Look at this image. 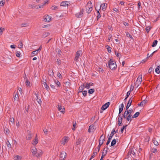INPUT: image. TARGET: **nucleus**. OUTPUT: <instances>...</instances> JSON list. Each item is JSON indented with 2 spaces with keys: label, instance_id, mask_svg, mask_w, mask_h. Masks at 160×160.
<instances>
[{
  "label": "nucleus",
  "instance_id": "obj_25",
  "mask_svg": "<svg viewBox=\"0 0 160 160\" xmlns=\"http://www.w3.org/2000/svg\"><path fill=\"white\" fill-rule=\"evenodd\" d=\"M132 115L131 114L129 113L128 116L127 117V120L128 121H131L132 118Z\"/></svg>",
  "mask_w": 160,
  "mask_h": 160
},
{
  "label": "nucleus",
  "instance_id": "obj_29",
  "mask_svg": "<svg viewBox=\"0 0 160 160\" xmlns=\"http://www.w3.org/2000/svg\"><path fill=\"white\" fill-rule=\"evenodd\" d=\"M129 112H128V111H127L126 110L125 111V112L124 114L123 115V117L124 118H125L128 116V115L129 114Z\"/></svg>",
  "mask_w": 160,
  "mask_h": 160
},
{
  "label": "nucleus",
  "instance_id": "obj_54",
  "mask_svg": "<svg viewBox=\"0 0 160 160\" xmlns=\"http://www.w3.org/2000/svg\"><path fill=\"white\" fill-rule=\"evenodd\" d=\"M5 4V2L4 1L2 0L0 1V5L1 6H3Z\"/></svg>",
  "mask_w": 160,
  "mask_h": 160
},
{
  "label": "nucleus",
  "instance_id": "obj_49",
  "mask_svg": "<svg viewBox=\"0 0 160 160\" xmlns=\"http://www.w3.org/2000/svg\"><path fill=\"white\" fill-rule=\"evenodd\" d=\"M57 76L60 79L62 78V75L59 72H58L57 73Z\"/></svg>",
  "mask_w": 160,
  "mask_h": 160
},
{
  "label": "nucleus",
  "instance_id": "obj_36",
  "mask_svg": "<svg viewBox=\"0 0 160 160\" xmlns=\"http://www.w3.org/2000/svg\"><path fill=\"white\" fill-rule=\"evenodd\" d=\"M158 42L157 40H155L153 42L152 46L153 47H154L156 46Z\"/></svg>",
  "mask_w": 160,
  "mask_h": 160
},
{
  "label": "nucleus",
  "instance_id": "obj_1",
  "mask_svg": "<svg viewBox=\"0 0 160 160\" xmlns=\"http://www.w3.org/2000/svg\"><path fill=\"white\" fill-rule=\"evenodd\" d=\"M31 152L33 155L35 156L38 158H39L42 156V152L40 149H37L36 148H32L31 149Z\"/></svg>",
  "mask_w": 160,
  "mask_h": 160
},
{
  "label": "nucleus",
  "instance_id": "obj_15",
  "mask_svg": "<svg viewBox=\"0 0 160 160\" xmlns=\"http://www.w3.org/2000/svg\"><path fill=\"white\" fill-rule=\"evenodd\" d=\"M103 135H102L100 138V139L99 140V143H100V145H102L104 142L105 141V139H104V138L103 137Z\"/></svg>",
  "mask_w": 160,
  "mask_h": 160
},
{
  "label": "nucleus",
  "instance_id": "obj_32",
  "mask_svg": "<svg viewBox=\"0 0 160 160\" xmlns=\"http://www.w3.org/2000/svg\"><path fill=\"white\" fill-rule=\"evenodd\" d=\"M38 52L37 50H35L32 52L31 53V55L32 56H34L35 55H36L38 54Z\"/></svg>",
  "mask_w": 160,
  "mask_h": 160
},
{
  "label": "nucleus",
  "instance_id": "obj_41",
  "mask_svg": "<svg viewBox=\"0 0 160 160\" xmlns=\"http://www.w3.org/2000/svg\"><path fill=\"white\" fill-rule=\"evenodd\" d=\"M57 9L58 7L55 5H53L51 8V9L52 10H56Z\"/></svg>",
  "mask_w": 160,
  "mask_h": 160
},
{
  "label": "nucleus",
  "instance_id": "obj_7",
  "mask_svg": "<svg viewBox=\"0 0 160 160\" xmlns=\"http://www.w3.org/2000/svg\"><path fill=\"white\" fill-rule=\"evenodd\" d=\"M84 11V9H81L79 12L75 14L76 17L77 18H81L82 17Z\"/></svg>",
  "mask_w": 160,
  "mask_h": 160
},
{
  "label": "nucleus",
  "instance_id": "obj_52",
  "mask_svg": "<svg viewBox=\"0 0 160 160\" xmlns=\"http://www.w3.org/2000/svg\"><path fill=\"white\" fill-rule=\"evenodd\" d=\"M43 130L44 134L45 135H47L48 134V131L47 129L46 128H43Z\"/></svg>",
  "mask_w": 160,
  "mask_h": 160
},
{
  "label": "nucleus",
  "instance_id": "obj_62",
  "mask_svg": "<svg viewBox=\"0 0 160 160\" xmlns=\"http://www.w3.org/2000/svg\"><path fill=\"white\" fill-rule=\"evenodd\" d=\"M111 49L112 48L110 47H108V48H107L108 52H111Z\"/></svg>",
  "mask_w": 160,
  "mask_h": 160
},
{
  "label": "nucleus",
  "instance_id": "obj_45",
  "mask_svg": "<svg viewBox=\"0 0 160 160\" xmlns=\"http://www.w3.org/2000/svg\"><path fill=\"white\" fill-rule=\"evenodd\" d=\"M49 35V33L48 32H45L43 33L42 36L43 37L45 38L48 36Z\"/></svg>",
  "mask_w": 160,
  "mask_h": 160
},
{
  "label": "nucleus",
  "instance_id": "obj_37",
  "mask_svg": "<svg viewBox=\"0 0 160 160\" xmlns=\"http://www.w3.org/2000/svg\"><path fill=\"white\" fill-rule=\"evenodd\" d=\"M141 83L137 82V81H136L135 82V87L136 88H138L139 85L141 84Z\"/></svg>",
  "mask_w": 160,
  "mask_h": 160
},
{
  "label": "nucleus",
  "instance_id": "obj_63",
  "mask_svg": "<svg viewBox=\"0 0 160 160\" xmlns=\"http://www.w3.org/2000/svg\"><path fill=\"white\" fill-rule=\"evenodd\" d=\"M28 26V24L26 23H22L21 24V26L22 27H26Z\"/></svg>",
  "mask_w": 160,
  "mask_h": 160
},
{
  "label": "nucleus",
  "instance_id": "obj_26",
  "mask_svg": "<svg viewBox=\"0 0 160 160\" xmlns=\"http://www.w3.org/2000/svg\"><path fill=\"white\" fill-rule=\"evenodd\" d=\"M28 135L27 136L26 139L27 140H30L31 139L32 137V134L31 133V132L30 131H28Z\"/></svg>",
  "mask_w": 160,
  "mask_h": 160
},
{
  "label": "nucleus",
  "instance_id": "obj_22",
  "mask_svg": "<svg viewBox=\"0 0 160 160\" xmlns=\"http://www.w3.org/2000/svg\"><path fill=\"white\" fill-rule=\"evenodd\" d=\"M142 81V75H139L138 78H137L136 81H137V82H138L141 83Z\"/></svg>",
  "mask_w": 160,
  "mask_h": 160
},
{
  "label": "nucleus",
  "instance_id": "obj_3",
  "mask_svg": "<svg viewBox=\"0 0 160 160\" xmlns=\"http://www.w3.org/2000/svg\"><path fill=\"white\" fill-rule=\"evenodd\" d=\"M86 12L88 13H89L92 10V5L91 2H88L86 6Z\"/></svg>",
  "mask_w": 160,
  "mask_h": 160
},
{
  "label": "nucleus",
  "instance_id": "obj_8",
  "mask_svg": "<svg viewBox=\"0 0 160 160\" xmlns=\"http://www.w3.org/2000/svg\"><path fill=\"white\" fill-rule=\"evenodd\" d=\"M100 3V2H99ZM107 4L105 3H103L102 4H101L100 3V5L99 6L100 10L101 9L103 11H105L107 7Z\"/></svg>",
  "mask_w": 160,
  "mask_h": 160
},
{
  "label": "nucleus",
  "instance_id": "obj_64",
  "mask_svg": "<svg viewBox=\"0 0 160 160\" xmlns=\"http://www.w3.org/2000/svg\"><path fill=\"white\" fill-rule=\"evenodd\" d=\"M34 93L36 96V98H38V97L39 95L38 94V92L37 91H36V92H34Z\"/></svg>",
  "mask_w": 160,
  "mask_h": 160
},
{
  "label": "nucleus",
  "instance_id": "obj_60",
  "mask_svg": "<svg viewBox=\"0 0 160 160\" xmlns=\"http://www.w3.org/2000/svg\"><path fill=\"white\" fill-rule=\"evenodd\" d=\"M37 98V101L40 104V103L42 102V101L40 99H39L38 97Z\"/></svg>",
  "mask_w": 160,
  "mask_h": 160
},
{
  "label": "nucleus",
  "instance_id": "obj_9",
  "mask_svg": "<svg viewBox=\"0 0 160 160\" xmlns=\"http://www.w3.org/2000/svg\"><path fill=\"white\" fill-rule=\"evenodd\" d=\"M67 154L64 151H62L60 152V157L61 159V160H64Z\"/></svg>",
  "mask_w": 160,
  "mask_h": 160
},
{
  "label": "nucleus",
  "instance_id": "obj_18",
  "mask_svg": "<svg viewBox=\"0 0 160 160\" xmlns=\"http://www.w3.org/2000/svg\"><path fill=\"white\" fill-rule=\"evenodd\" d=\"M38 139L37 138V135H36L35 138L34 140H33L32 144L33 145H36L38 143Z\"/></svg>",
  "mask_w": 160,
  "mask_h": 160
},
{
  "label": "nucleus",
  "instance_id": "obj_40",
  "mask_svg": "<svg viewBox=\"0 0 160 160\" xmlns=\"http://www.w3.org/2000/svg\"><path fill=\"white\" fill-rule=\"evenodd\" d=\"M26 84V86L29 87H30V82L28 80H27L25 82Z\"/></svg>",
  "mask_w": 160,
  "mask_h": 160
},
{
  "label": "nucleus",
  "instance_id": "obj_5",
  "mask_svg": "<svg viewBox=\"0 0 160 160\" xmlns=\"http://www.w3.org/2000/svg\"><path fill=\"white\" fill-rule=\"evenodd\" d=\"M100 5V3L99 2H98L96 4V5L95 9L97 12V13H98L97 18H98V19L99 18L101 17L100 13V12H99Z\"/></svg>",
  "mask_w": 160,
  "mask_h": 160
},
{
  "label": "nucleus",
  "instance_id": "obj_56",
  "mask_svg": "<svg viewBox=\"0 0 160 160\" xmlns=\"http://www.w3.org/2000/svg\"><path fill=\"white\" fill-rule=\"evenodd\" d=\"M127 126V125H126L125 126H123V127L121 128V132L122 133L123 132L124 129Z\"/></svg>",
  "mask_w": 160,
  "mask_h": 160
},
{
  "label": "nucleus",
  "instance_id": "obj_39",
  "mask_svg": "<svg viewBox=\"0 0 160 160\" xmlns=\"http://www.w3.org/2000/svg\"><path fill=\"white\" fill-rule=\"evenodd\" d=\"M140 113L139 112H136L134 115L132 116V118H135L138 117Z\"/></svg>",
  "mask_w": 160,
  "mask_h": 160
},
{
  "label": "nucleus",
  "instance_id": "obj_44",
  "mask_svg": "<svg viewBox=\"0 0 160 160\" xmlns=\"http://www.w3.org/2000/svg\"><path fill=\"white\" fill-rule=\"evenodd\" d=\"M97 154V153H96V152H93L90 158L91 159L93 158L96 156Z\"/></svg>",
  "mask_w": 160,
  "mask_h": 160
},
{
  "label": "nucleus",
  "instance_id": "obj_48",
  "mask_svg": "<svg viewBox=\"0 0 160 160\" xmlns=\"http://www.w3.org/2000/svg\"><path fill=\"white\" fill-rule=\"evenodd\" d=\"M90 86L88 83H86V85H85V87L87 89H88L90 88Z\"/></svg>",
  "mask_w": 160,
  "mask_h": 160
},
{
  "label": "nucleus",
  "instance_id": "obj_24",
  "mask_svg": "<svg viewBox=\"0 0 160 160\" xmlns=\"http://www.w3.org/2000/svg\"><path fill=\"white\" fill-rule=\"evenodd\" d=\"M6 144H7V146L8 148V149H11L12 148V146L9 142V141L8 140L6 142Z\"/></svg>",
  "mask_w": 160,
  "mask_h": 160
},
{
  "label": "nucleus",
  "instance_id": "obj_57",
  "mask_svg": "<svg viewBox=\"0 0 160 160\" xmlns=\"http://www.w3.org/2000/svg\"><path fill=\"white\" fill-rule=\"evenodd\" d=\"M23 44L22 42H21L18 45V48H22Z\"/></svg>",
  "mask_w": 160,
  "mask_h": 160
},
{
  "label": "nucleus",
  "instance_id": "obj_2",
  "mask_svg": "<svg viewBox=\"0 0 160 160\" xmlns=\"http://www.w3.org/2000/svg\"><path fill=\"white\" fill-rule=\"evenodd\" d=\"M108 66L109 68L112 70L116 69L117 67L116 62L112 59L108 61Z\"/></svg>",
  "mask_w": 160,
  "mask_h": 160
},
{
  "label": "nucleus",
  "instance_id": "obj_61",
  "mask_svg": "<svg viewBox=\"0 0 160 160\" xmlns=\"http://www.w3.org/2000/svg\"><path fill=\"white\" fill-rule=\"evenodd\" d=\"M10 122L12 123H14V119L13 118H10Z\"/></svg>",
  "mask_w": 160,
  "mask_h": 160
},
{
  "label": "nucleus",
  "instance_id": "obj_27",
  "mask_svg": "<svg viewBox=\"0 0 160 160\" xmlns=\"http://www.w3.org/2000/svg\"><path fill=\"white\" fill-rule=\"evenodd\" d=\"M115 130L114 129L112 131L111 134H110L109 137L108 138L110 139L111 140L112 137L113 136V135H114V134L115 133Z\"/></svg>",
  "mask_w": 160,
  "mask_h": 160
},
{
  "label": "nucleus",
  "instance_id": "obj_17",
  "mask_svg": "<svg viewBox=\"0 0 160 160\" xmlns=\"http://www.w3.org/2000/svg\"><path fill=\"white\" fill-rule=\"evenodd\" d=\"M13 158L15 160H20L22 157L20 156L15 155L13 157Z\"/></svg>",
  "mask_w": 160,
  "mask_h": 160
},
{
  "label": "nucleus",
  "instance_id": "obj_31",
  "mask_svg": "<svg viewBox=\"0 0 160 160\" xmlns=\"http://www.w3.org/2000/svg\"><path fill=\"white\" fill-rule=\"evenodd\" d=\"M155 72L158 74L160 73V66H158L157 68L155 69Z\"/></svg>",
  "mask_w": 160,
  "mask_h": 160
},
{
  "label": "nucleus",
  "instance_id": "obj_23",
  "mask_svg": "<svg viewBox=\"0 0 160 160\" xmlns=\"http://www.w3.org/2000/svg\"><path fill=\"white\" fill-rule=\"evenodd\" d=\"M19 99L18 94L17 93L15 92V95L14 96V100L15 101H18Z\"/></svg>",
  "mask_w": 160,
  "mask_h": 160
},
{
  "label": "nucleus",
  "instance_id": "obj_34",
  "mask_svg": "<svg viewBox=\"0 0 160 160\" xmlns=\"http://www.w3.org/2000/svg\"><path fill=\"white\" fill-rule=\"evenodd\" d=\"M116 141L115 139H114L112 141L111 144V146H112L116 144Z\"/></svg>",
  "mask_w": 160,
  "mask_h": 160
},
{
  "label": "nucleus",
  "instance_id": "obj_13",
  "mask_svg": "<svg viewBox=\"0 0 160 160\" xmlns=\"http://www.w3.org/2000/svg\"><path fill=\"white\" fill-rule=\"evenodd\" d=\"M110 105V102H108L105 103L104 105H103L102 108H101V109L102 110H105L106 108H107Z\"/></svg>",
  "mask_w": 160,
  "mask_h": 160
},
{
  "label": "nucleus",
  "instance_id": "obj_51",
  "mask_svg": "<svg viewBox=\"0 0 160 160\" xmlns=\"http://www.w3.org/2000/svg\"><path fill=\"white\" fill-rule=\"evenodd\" d=\"M16 55L17 57H19L20 55V52L18 51H17L16 53Z\"/></svg>",
  "mask_w": 160,
  "mask_h": 160
},
{
  "label": "nucleus",
  "instance_id": "obj_4",
  "mask_svg": "<svg viewBox=\"0 0 160 160\" xmlns=\"http://www.w3.org/2000/svg\"><path fill=\"white\" fill-rule=\"evenodd\" d=\"M58 110L62 114H64L65 112V109L64 107L61 104H58L57 106Z\"/></svg>",
  "mask_w": 160,
  "mask_h": 160
},
{
  "label": "nucleus",
  "instance_id": "obj_10",
  "mask_svg": "<svg viewBox=\"0 0 160 160\" xmlns=\"http://www.w3.org/2000/svg\"><path fill=\"white\" fill-rule=\"evenodd\" d=\"M43 19L44 22H48L51 21V17L47 15L44 16Z\"/></svg>",
  "mask_w": 160,
  "mask_h": 160
},
{
  "label": "nucleus",
  "instance_id": "obj_58",
  "mask_svg": "<svg viewBox=\"0 0 160 160\" xmlns=\"http://www.w3.org/2000/svg\"><path fill=\"white\" fill-rule=\"evenodd\" d=\"M152 152L153 153H155L157 152V150L155 148H153L152 149Z\"/></svg>",
  "mask_w": 160,
  "mask_h": 160
},
{
  "label": "nucleus",
  "instance_id": "obj_30",
  "mask_svg": "<svg viewBox=\"0 0 160 160\" xmlns=\"http://www.w3.org/2000/svg\"><path fill=\"white\" fill-rule=\"evenodd\" d=\"M147 102V100H143L140 103V106L144 105Z\"/></svg>",
  "mask_w": 160,
  "mask_h": 160
},
{
  "label": "nucleus",
  "instance_id": "obj_53",
  "mask_svg": "<svg viewBox=\"0 0 160 160\" xmlns=\"http://www.w3.org/2000/svg\"><path fill=\"white\" fill-rule=\"evenodd\" d=\"M4 30V28H0V35H1L2 34V32Z\"/></svg>",
  "mask_w": 160,
  "mask_h": 160
},
{
  "label": "nucleus",
  "instance_id": "obj_59",
  "mask_svg": "<svg viewBox=\"0 0 160 160\" xmlns=\"http://www.w3.org/2000/svg\"><path fill=\"white\" fill-rule=\"evenodd\" d=\"M87 92L85 90L83 91L82 92V94L84 96H85L87 95Z\"/></svg>",
  "mask_w": 160,
  "mask_h": 160
},
{
  "label": "nucleus",
  "instance_id": "obj_46",
  "mask_svg": "<svg viewBox=\"0 0 160 160\" xmlns=\"http://www.w3.org/2000/svg\"><path fill=\"white\" fill-rule=\"evenodd\" d=\"M81 140L80 139V138L78 139L76 142V144L78 145H79V144H80L81 142Z\"/></svg>",
  "mask_w": 160,
  "mask_h": 160
},
{
  "label": "nucleus",
  "instance_id": "obj_12",
  "mask_svg": "<svg viewBox=\"0 0 160 160\" xmlns=\"http://www.w3.org/2000/svg\"><path fill=\"white\" fill-rule=\"evenodd\" d=\"M95 130V128L93 125H90L89 127L88 130V132L89 133L93 132Z\"/></svg>",
  "mask_w": 160,
  "mask_h": 160
},
{
  "label": "nucleus",
  "instance_id": "obj_47",
  "mask_svg": "<svg viewBox=\"0 0 160 160\" xmlns=\"http://www.w3.org/2000/svg\"><path fill=\"white\" fill-rule=\"evenodd\" d=\"M37 8H43L44 4H40L37 6Z\"/></svg>",
  "mask_w": 160,
  "mask_h": 160
},
{
  "label": "nucleus",
  "instance_id": "obj_20",
  "mask_svg": "<svg viewBox=\"0 0 160 160\" xmlns=\"http://www.w3.org/2000/svg\"><path fill=\"white\" fill-rule=\"evenodd\" d=\"M122 118L119 116L118 118V125L119 126H120L122 125Z\"/></svg>",
  "mask_w": 160,
  "mask_h": 160
},
{
  "label": "nucleus",
  "instance_id": "obj_33",
  "mask_svg": "<svg viewBox=\"0 0 160 160\" xmlns=\"http://www.w3.org/2000/svg\"><path fill=\"white\" fill-rule=\"evenodd\" d=\"M84 87L85 85H84V84L81 86L79 87V91L80 92H82V91L83 90Z\"/></svg>",
  "mask_w": 160,
  "mask_h": 160
},
{
  "label": "nucleus",
  "instance_id": "obj_21",
  "mask_svg": "<svg viewBox=\"0 0 160 160\" xmlns=\"http://www.w3.org/2000/svg\"><path fill=\"white\" fill-rule=\"evenodd\" d=\"M142 81V75H139L138 78H137L136 81H137V82H138L141 83Z\"/></svg>",
  "mask_w": 160,
  "mask_h": 160
},
{
  "label": "nucleus",
  "instance_id": "obj_35",
  "mask_svg": "<svg viewBox=\"0 0 160 160\" xmlns=\"http://www.w3.org/2000/svg\"><path fill=\"white\" fill-rule=\"evenodd\" d=\"M64 83L66 87L68 88L70 86L71 83L69 82H66Z\"/></svg>",
  "mask_w": 160,
  "mask_h": 160
},
{
  "label": "nucleus",
  "instance_id": "obj_50",
  "mask_svg": "<svg viewBox=\"0 0 160 160\" xmlns=\"http://www.w3.org/2000/svg\"><path fill=\"white\" fill-rule=\"evenodd\" d=\"M151 28L150 27H147L146 28V30L148 33L149 32V31L151 29Z\"/></svg>",
  "mask_w": 160,
  "mask_h": 160
},
{
  "label": "nucleus",
  "instance_id": "obj_42",
  "mask_svg": "<svg viewBox=\"0 0 160 160\" xmlns=\"http://www.w3.org/2000/svg\"><path fill=\"white\" fill-rule=\"evenodd\" d=\"M100 149H99V147H98L96 148H95L94 150L93 151L94 152H96V153H97L99 151Z\"/></svg>",
  "mask_w": 160,
  "mask_h": 160
},
{
  "label": "nucleus",
  "instance_id": "obj_43",
  "mask_svg": "<svg viewBox=\"0 0 160 160\" xmlns=\"http://www.w3.org/2000/svg\"><path fill=\"white\" fill-rule=\"evenodd\" d=\"M94 92V89H91L88 91V92L90 94H92Z\"/></svg>",
  "mask_w": 160,
  "mask_h": 160
},
{
  "label": "nucleus",
  "instance_id": "obj_19",
  "mask_svg": "<svg viewBox=\"0 0 160 160\" xmlns=\"http://www.w3.org/2000/svg\"><path fill=\"white\" fill-rule=\"evenodd\" d=\"M107 150H103L102 152V155L100 159L103 160V158H104V156L106 155L107 154Z\"/></svg>",
  "mask_w": 160,
  "mask_h": 160
},
{
  "label": "nucleus",
  "instance_id": "obj_11",
  "mask_svg": "<svg viewBox=\"0 0 160 160\" xmlns=\"http://www.w3.org/2000/svg\"><path fill=\"white\" fill-rule=\"evenodd\" d=\"M68 141V137H63L61 141L62 144H65Z\"/></svg>",
  "mask_w": 160,
  "mask_h": 160
},
{
  "label": "nucleus",
  "instance_id": "obj_6",
  "mask_svg": "<svg viewBox=\"0 0 160 160\" xmlns=\"http://www.w3.org/2000/svg\"><path fill=\"white\" fill-rule=\"evenodd\" d=\"M82 51L81 50H79L76 52V55L75 58V61L77 62L78 61L79 57L82 55Z\"/></svg>",
  "mask_w": 160,
  "mask_h": 160
},
{
  "label": "nucleus",
  "instance_id": "obj_38",
  "mask_svg": "<svg viewBox=\"0 0 160 160\" xmlns=\"http://www.w3.org/2000/svg\"><path fill=\"white\" fill-rule=\"evenodd\" d=\"M152 142L155 145L157 146L158 145V142L155 139V138L153 139Z\"/></svg>",
  "mask_w": 160,
  "mask_h": 160
},
{
  "label": "nucleus",
  "instance_id": "obj_55",
  "mask_svg": "<svg viewBox=\"0 0 160 160\" xmlns=\"http://www.w3.org/2000/svg\"><path fill=\"white\" fill-rule=\"evenodd\" d=\"M126 35L127 36V37H129L131 38H132V36L128 32L126 33Z\"/></svg>",
  "mask_w": 160,
  "mask_h": 160
},
{
  "label": "nucleus",
  "instance_id": "obj_28",
  "mask_svg": "<svg viewBox=\"0 0 160 160\" xmlns=\"http://www.w3.org/2000/svg\"><path fill=\"white\" fill-rule=\"evenodd\" d=\"M54 82L56 84V85H57L58 87H60V86L61 84L60 83V82L58 81L57 80H54Z\"/></svg>",
  "mask_w": 160,
  "mask_h": 160
},
{
  "label": "nucleus",
  "instance_id": "obj_16",
  "mask_svg": "<svg viewBox=\"0 0 160 160\" xmlns=\"http://www.w3.org/2000/svg\"><path fill=\"white\" fill-rule=\"evenodd\" d=\"M132 102V100L131 99H130L128 101V102L127 103V105L126 107V110H127L130 106L131 105V103Z\"/></svg>",
  "mask_w": 160,
  "mask_h": 160
},
{
  "label": "nucleus",
  "instance_id": "obj_14",
  "mask_svg": "<svg viewBox=\"0 0 160 160\" xmlns=\"http://www.w3.org/2000/svg\"><path fill=\"white\" fill-rule=\"evenodd\" d=\"M70 4L69 2L67 1H65L62 2L60 4L61 6L66 7L68 6Z\"/></svg>",
  "mask_w": 160,
  "mask_h": 160
}]
</instances>
